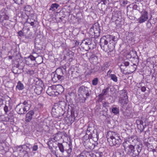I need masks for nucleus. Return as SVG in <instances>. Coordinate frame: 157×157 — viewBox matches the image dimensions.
I'll return each instance as SVG.
<instances>
[{"instance_id": "nucleus-1", "label": "nucleus", "mask_w": 157, "mask_h": 157, "mask_svg": "<svg viewBox=\"0 0 157 157\" xmlns=\"http://www.w3.org/2000/svg\"><path fill=\"white\" fill-rule=\"evenodd\" d=\"M118 40V38L112 35L103 36L100 39V45L101 48L104 51L112 52L114 49L115 45Z\"/></svg>"}, {"instance_id": "nucleus-2", "label": "nucleus", "mask_w": 157, "mask_h": 157, "mask_svg": "<svg viewBox=\"0 0 157 157\" xmlns=\"http://www.w3.org/2000/svg\"><path fill=\"white\" fill-rule=\"evenodd\" d=\"M122 145L125 152L127 154L131 155L133 157H136V156L134 155V151H135L134 146L131 144L129 141H124Z\"/></svg>"}, {"instance_id": "nucleus-3", "label": "nucleus", "mask_w": 157, "mask_h": 157, "mask_svg": "<svg viewBox=\"0 0 157 157\" xmlns=\"http://www.w3.org/2000/svg\"><path fill=\"white\" fill-rule=\"evenodd\" d=\"M120 93L121 97L119 102L121 104V106L124 108L126 107L128 101L127 91L125 90H122L120 91Z\"/></svg>"}, {"instance_id": "nucleus-4", "label": "nucleus", "mask_w": 157, "mask_h": 157, "mask_svg": "<svg viewBox=\"0 0 157 157\" xmlns=\"http://www.w3.org/2000/svg\"><path fill=\"white\" fill-rule=\"evenodd\" d=\"M109 140L110 145L111 146H115L118 147L122 143V140L120 136L115 134L114 136H111Z\"/></svg>"}, {"instance_id": "nucleus-5", "label": "nucleus", "mask_w": 157, "mask_h": 157, "mask_svg": "<svg viewBox=\"0 0 157 157\" xmlns=\"http://www.w3.org/2000/svg\"><path fill=\"white\" fill-rule=\"evenodd\" d=\"M140 15L137 21L140 24L145 22L148 19V12L145 10H144L140 13Z\"/></svg>"}, {"instance_id": "nucleus-6", "label": "nucleus", "mask_w": 157, "mask_h": 157, "mask_svg": "<svg viewBox=\"0 0 157 157\" xmlns=\"http://www.w3.org/2000/svg\"><path fill=\"white\" fill-rule=\"evenodd\" d=\"M89 31L92 35L94 34L95 36H98L99 35L101 30L98 24H94L90 28Z\"/></svg>"}, {"instance_id": "nucleus-7", "label": "nucleus", "mask_w": 157, "mask_h": 157, "mask_svg": "<svg viewBox=\"0 0 157 157\" xmlns=\"http://www.w3.org/2000/svg\"><path fill=\"white\" fill-rule=\"evenodd\" d=\"M78 92L83 96L85 95L87 97L90 96L91 93V91L89 89L84 86H82L79 88Z\"/></svg>"}, {"instance_id": "nucleus-8", "label": "nucleus", "mask_w": 157, "mask_h": 157, "mask_svg": "<svg viewBox=\"0 0 157 157\" xmlns=\"http://www.w3.org/2000/svg\"><path fill=\"white\" fill-rule=\"evenodd\" d=\"M36 58L33 55H30L25 58V63L27 65L33 66L35 64Z\"/></svg>"}, {"instance_id": "nucleus-9", "label": "nucleus", "mask_w": 157, "mask_h": 157, "mask_svg": "<svg viewBox=\"0 0 157 157\" xmlns=\"http://www.w3.org/2000/svg\"><path fill=\"white\" fill-rule=\"evenodd\" d=\"M94 130V125L93 123H90L88 125L86 134V135H92V134H91V131H92L94 133L96 134L97 136V133L96 130H95L96 132L95 134L94 133L95 131Z\"/></svg>"}, {"instance_id": "nucleus-10", "label": "nucleus", "mask_w": 157, "mask_h": 157, "mask_svg": "<svg viewBox=\"0 0 157 157\" xmlns=\"http://www.w3.org/2000/svg\"><path fill=\"white\" fill-rule=\"evenodd\" d=\"M56 73L58 75L60 79L63 80L66 75V71L65 69L63 70L61 68H58L55 71Z\"/></svg>"}, {"instance_id": "nucleus-11", "label": "nucleus", "mask_w": 157, "mask_h": 157, "mask_svg": "<svg viewBox=\"0 0 157 157\" xmlns=\"http://www.w3.org/2000/svg\"><path fill=\"white\" fill-rule=\"evenodd\" d=\"M15 110L17 113L20 114L25 113L27 111L24 107L21 105V103L18 105L15 108Z\"/></svg>"}, {"instance_id": "nucleus-12", "label": "nucleus", "mask_w": 157, "mask_h": 157, "mask_svg": "<svg viewBox=\"0 0 157 157\" xmlns=\"http://www.w3.org/2000/svg\"><path fill=\"white\" fill-rule=\"evenodd\" d=\"M147 63L148 67H153L154 65L156 62V59L154 57H149L147 59Z\"/></svg>"}, {"instance_id": "nucleus-13", "label": "nucleus", "mask_w": 157, "mask_h": 157, "mask_svg": "<svg viewBox=\"0 0 157 157\" xmlns=\"http://www.w3.org/2000/svg\"><path fill=\"white\" fill-rule=\"evenodd\" d=\"M91 44L89 40H84L81 43L80 45L83 48V49L86 50L90 49L89 45Z\"/></svg>"}, {"instance_id": "nucleus-14", "label": "nucleus", "mask_w": 157, "mask_h": 157, "mask_svg": "<svg viewBox=\"0 0 157 157\" xmlns=\"http://www.w3.org/2000/svg\"><path fill=\"white\" fill-rule=\"evenodd\" d=\"M55 142V141H53V140H51V138L49 139L47 143V144L48 145L49 149L51 150V152L57 157H58L56 155V152L53 151V147L55 148L56 149V147H55L52 143V142Z\"/></svg>"}, {"instance_id": "nucleus-15", "label": "nucleus", "mask_w": 157, "mask_h": 157, "mask_svg": "<svg viewBox=\"0 0 157 157\" xmlns=\"http://www.w3.org/2000/svg\"><path fill=\"white\" fill-rule=\"evenodd\" d=\"M34 113L33 110L29 111L26 115L25 121L29 122L33 119V116Z\"/></svg>"}, {"instance_id": "nucleus-16", "label": "nucleus", "mask_w": 157, "mask_h": 157, "mask_svg": "<svg viewBox=\"0 0 157 157\" xmlns=\"http://www.w3.org/2000/svg\"><path fill=\"white\" fill-rule=\"evenodd\" d=\"M51 78L52 81L54 82H58L59 81H62L58 75L56 73V71L52 73L51 74Z\"/></svg>"}, {"instance_id": "nucleus-17", "label": "nucleus", "mask_w": 157, "mask_h": 157, "mask_svg": "<svg viewBox=\"0 0 157 157\" xmlns=\"http://www.w3.org/2000/svg\"><path fill=\"white\" fill-rule=\"evenodd\" d=\"M136 146V150H135V151H134V155H135L138 156L140 152L141 151L142 148V144L141 143L139 142L138 144L135 146Z\"/></svg>"}, {"instance_id": "nucleus-18", "label": "nucleus", "mask_w": 157, "mask_h": 157, "mask_svg": "<svg viewBox=\"0 0 157 157\" xmlns=\"http://www.w3.org/2000/svg\"><path fill=\"white\" fill-rule=\"evenodd\" d=\"M22 104L27 111L29 109L30 107V101L29 100L25 101Z\"/></svg>"}, {"instance_id": "nucleus-19", "label": "nucleus", "mask_w": 157, "mask_h": 157, "mask_svg": "<svg viewBox=\"0 0 157 157\" xmlns=\"http://www.w3.org/2000/svg\"><path fill=\"white\" fill-rule=\"evenodd\" d=\"M43 90V87L41 86L38 85L36 86L35 88L34 89V91L37 95L40 94L42 92Z\"/></svg>"}, {"instance_id": "nucleus-20", "label": "nucleus", "mask_w": 157, "mask_h": 157, "mask_svg": "<svg viewBox=\"0 0 157 157\" xmlns=\"http://www.w3.org/2000/svg\"><path fill=\"white\" fill-rule=\"evenodd\" d=\"M69 148L68 149H65V150L67 153V156L69 157L71 155V152L72 151V144L71 142H69L68 144Z\"/></svg>"}, {"instance_id": "nucleus-21", "label": "nucleus", "mask_w": 157, "mask_h": 157, "mask_svg": "<svg viewBox=\"0 0 157 157\" xmlns=\"http://www.w3.org/2000/svg\"><path fill=\"white\" fill-rule=\"evenodd\" d=\"M52 114L55 116V117H57L59 116V109L57 108L56 109L55 108H53L52 109Z\"/></svg>"}, {"instance_id": "nucleus-22", "label": "nucleus", "mask_w": 157, "mask_h": 157, "mask_svg": "<svg viewBox=\"0 0 157 157\" xmlns=\"http://www.w3.org/2000/svg\"><path fill=\"white\" fill-rule=\"evenodd\" d=\"M16 88L19 90H21L24 89V86L20 81H19L17 83Z\"/></svg>"}, {"instance_id": "nucleus-23", "label": "nucleus", "mask_w": 157, "mask_h": 157, "mask_svg": "<svg viewBox=\"0 0 157 157\" xmlns=\"http://www.w3.org/2000/svg\"><path fill=\"white\" fill-rule=\"evenodd\" d=\"M59 133H57L55 134L53 136V137L51 138V140H53V141L56 142L58 140L60 139L59 136Z\"/></svg>"}, {"instance_id": "nucleus-24", "label": "nucleus", "mask_w": 157, "mask_h": 157, "mask_svg": "<svg viewBox=\"0 0 157 157\" xmlns=\"http://www.w3.org/2000/svg\"><path fill=\"white\" fill-rule=\"evenodd\" d=\"M59 6V5L57 4H52L51 5V7L49 9V10L54 11L56 9H57Z\"/></svg>"}, {"instance_id": "nucleus-25", "label": "nucleus", "mask_w": 157, "mask_h": 157, "mask_svg": "<svg viewBox=\"0 0 157 157\" xmlns=\"http://www.w3.org/2000/svg\"><path fill=\"white\" fill-rule=\"evenodd\" d=\"M4 24V26L7 29H9L11 28V26H10V21H5V22H3Z\"/></svg>"}, {"instance_id": "nucleus-26", "label": "nucleus", "mask_w": 157, "mask_h": 157, "mask_svg": "<svg viewBox=\"0 0 157 157\" xmlns=\"http://www.w3.org/2000/svg\"><path fill=\"white\" fill-rule=\"evenodd\" d=\"M109 87H107L106 89H103L100 95L103 96L107 95L109 91Z\"/></svg>"}, {"instance_id": "nucleus-27", "label": "nucleus", "mask_w": 157, "mask_h": 157, "mask_svg": "<svg viewBox=\"0 0 157 157\" xmlns=\"http://www.w3.org/2000/svg\"><path fill=\"white\" fill-rule=\"evenodd\" d=\"M109 77L111 79L113 80L115 82H117L118 81V79L117 77L116 76V75L114 74H113L112 75H110Z\"/></svg>"}, {"instance_id": "nucleus-28", "label": "nucleus", "mask_w": 157, "mask_h": 157, "mask_svg": "<svg viewBox=\"0 0 157 157\" xmlns=\"http://www.w3.org/2000/svg\"><path fill=\"white\" fill-rule=\"evenodd\" d=\"M57 145L60 151L62 153H63L65 150L64 146L62 144L58 143Z\"/></svg>"}, {"instance_id": "nucleus-29", "label": "nucleus", "mask_w": 157, "mask_h": 157, "mask_svg": "<svg viewBox=\"0 0 157 157\" xmlns=\"http://www.w3.org/2000/svg\"><path fill=\"white\" fill-rule=\"evenodd\" d=\"M111 112L115 114H117L119 113V109L118 108L113 107L111 109Z\"/></svg>"}, {"instance_id": "nucleus-30", "label": "nucleus", "mask_w": 157, "mask_h": 157, "mask_svg": "<svg viewBox=\"0 0 157 157\" xmlns=\"http://www.w3.org/2000/svg\"><path fill=\"white\" fill-rule=\"evenodd\" d=\"M108 67L109 65L108 63L107 62H106L101 66V70L102 71L106 70Z\"/></svg>"}, {"instance_id": "nucleus-31", "label": "nucleus", "mask_w": 157, "mask_h": 157, "mask_svg": "<svg viewBox=\"0 0 157 157\" xmlns=\"http://www.w3.org/2000/svg\"><path fill=\"white\" fill-rule=\"evenodd\" d=\"M152 18V16L151 14L150 19L148 20L147 22L146 23V25L148 28H150L151 26V22H149V21Z\"/></svg>"}, {"instance_id": "nucleus-32", "label": "nucleus", "mask_w": 157, "mask_h": 157, "mask_svg": "<svg viewBox=\"0 0 157 157\" xmlns=\"http://www.w3.org/2000/svg\"><path fill=\"white\" fill-rule=\"evenodd\" d=\"M98 78H94L92 81V84L93 85L96 86L98 84Z\"/></svg>"}, {"instance_id": "nucleus-33", "label": "nucleus", "mask_w": 157, "mask_h": 157, "mask_svg": "<svg viewBox=\"0 0 157 157\" xmlns=\"http://www.w3.org/2000/svg\"><path fill=\"white\" fill-rule=\"evenodd\" d=\"M88 98L87 97H85L84 96H83L82 97H80L79 98V101L81 103H84L85 102L86 100Z\"/></svg>"}, {"instance_id": "nucleus-34", "label": "nucleus", "mask_w": 157, "mask_h": 157, "mask_svg": "<svg viewBox=\"0 0 157 157\" xmlns=\"http://www.w3.org/2000/svg\"><path fill=\"white\" fill-rule=\"evenodd\" d=\"M88 142L89 143H84V145L86 147V148H90L92 144L89 141Z\"/></svg>"}, {"instance_id": "nucleus-35", "label": "nucleus", "mask_w": 157, "mask_h": 157, "mask_svg": "<svg viewBox=\"0 0 157 157\" xmlns=\"http://www.w3.org/2000/svg\"><path fill=\"white\" fill-rule=\"evenodd\" d=\"M136 123L137 126L138 127L140 125L143 124V122L141 120H137L136 121Z\"/></svg>"}, {"instance_id": "nucleus-36", "label": "nucleus", "mask_w": 157, "mask_h": 157, "mask_svg": "<svg viewBox=\"0 0 157 157\" xmlns=\"http://www.w3.org/2000/svg\"><path fill=\"white\" fill-rule=\"evenodd\" d=\"M58 89L60 90V93H62L64 90L63 88V87L61 86V85H59L57 87V90Z\"/></svg>"}, {"instance_id": "nucleus-37", "label": "nucleus", "mask_w": 157, "mask_h": 157, "mask_svg": "<svg viewBox=\"0 0 157 157\" xmlns=\"http://www.w3.org/2000/svg\"><path fill=\"white\" fill-rule=\"evenodd\" d=\"M32 148L33 151H36L37 150L38 148V146L36 145L35 144L33 146Z\"/></svg>"}, {"instance_id": "nucleus-38", "label": "nucleus", "mask_w": 157, "mask_h": 157, "mask_svg": "<svg viewBox=\"0 0 157 157\" xmlns=\"http://www.w3.org/2000/svg\"><path fill=\"white\" fill-rule=\"evenodd\" d=\"M4 109L6 113H7L8 111V107L7 105H5L4 108Z\"/></svg>"}, {"instance_id": "nucleus-39", "label": "nucleus", "mask_w": 157, "mask_h": 157, "mask_svg": "<svg viewBox=\"0 0 157 157\" xmlns=\"http://www.w3.org/2000/svg\"><path fill=\"white\" fill-rule=\"evenodd\" d=\"M109 103L106 102H105L103 103V106L104 107H108Z\"/></svg>"}, {"instance_id": "nucleus-40", "label": "nucleus", "mask_w": 157, "mask_h": 157, "mask_svg": "<svg viewBox=\"0 0 157 157\" xmlns=\"http://www.w3.org/2000/svg\"><path fill=\"white\" fill-rule=\"evenodd\" d=\"M34 71L33 70H28L27 71V73L30 75H33L34 74Z\"/></svg>"}, {"instance_id": "nucleus-41", "label": "nucleus", "mask_w": 157, "mask_h": 157, "mask_svg": "<svg viewBox=\"0 0 157 157\" xmlns=\"http://www.w3.org/2000/svg\"><path fill=\"white\" fill-rule=\"evenodd\" d=\"M18 34L19 36L20 37H21L23 36V33L21 30L19 31L18 32Z\"/></svg>"}, {"instance_id": "nucleus-42", "label": "nucleus", "mask_w": 157, "mask_h": 157, "mask_svg": "<svg viewBox=\"0 0 157 157\" xmlns=\"http://www.w3.org/2000/svg\"><path fill=\"white\" fill-rule=\"evenodd\" d=\"M52 89L51 87L50 88H48L46 91V93L49 95H51L52 94H51V92H50V91Z\"/></svg>"}, {"instance_id": "nucleus-43", "label": "nucleus", "mask_w": 157, "mask_h": 157, "mask_svg": "<svg viewBox=\"0 0 157 157\" xmlns=\"http://www.w3.org/2000/svg\"><path fill=\"white\" fill-rule=\"evenodd\" d=\"M112 72V71L111 69H109L107 73V76H109H109H110V75L113 74H111V73Z\"/></svg>"}, {"instance_id": "nucleus-44", "label": "nucleus", "mask_w": 157, "mask_h": 157, "mask_svg": "<svg viewBox=\"0 0 157 157\" xmlns=\"http://www.w3.org/2000/svg\"><path fill=\"white\" fill-rule=\"evenodd\" d=\"M141 90L142 92H144L146 90V88L144 86H142Z\"/></svg>"}, {"instance_id": "nucleus-45", "label": "nucleus", "mask_w": 157, "mask_h": 157, "mask_svg": "<svg viewBox=\"0 0 157 157\" xmlns=\"http://www.w3.org/2000/svg\"><path fill=\"white\" fill-rule=\"evenodd\" d=\"M133 8L135 10H138V6L136 4H134L133 5Z\"/></svg>"}, {"instance_id": "nucleus-46", "label": "nucleus", "mask_w": 157, "mask_h": 157, "mask_svg": "<svg viewBox=\"0 0 157 157\" xmlns=\"http://www.w3.org/2000/svg\"><path fill=\"white\" fill-rule=\"evenodd\" d=\"M124 64L125 66H128L129 65V63L128 62H125L124 63Z\"/></svg>"}, {"instance_id": "nucleus-47", "label": "nucleus", "mask_w": 157, "mask_h": 157, "mask_svg": "<svg viewBox=\"0 0 157 157\" xmlns=\"http://www.w3.org/2000/svg\"><path fill=\"white\" fill-rule=\"evenodd\" d=\"M13 1H14L15 3L18 4H20L18 0H13Z\"/></svg>"}, {"instance_id": "nucleus-48", "label": "nucleus", "mask_w": 157, "mask_h": 157, "mask_svg": "<svg viewBox=\"0 0 157 157\" xmlns=\"http://www.w3.org/2000/svg\"><path fill=\"white\" fill-rule=\"evenodd\" d=\"M29 23L30 24V25H31L32 26H33L34 25V23L33 22H31L30 23Z\"/></svg>"}, {"instance_id": "nucleus-49", "label": "nucleus", "mask_w": 157, "mask_h": 157, "mask_svg": "<svg viewBox=\"0 0 157 157\" xmlns=\"http://www.w3.org/2000/svg\"><path fill=\"white\" fill-rule=\"evenodd\" d=\"M79 44V42L78 41H76L75 43V44L76 45H78Z\"/></svg>"}, {"instance_id": "nucleus-50", "label": "nucleus", "mask_w": 157, "mask_h": 157, "mask_svg": "<svg viewBox=\"0 0 157 157\" xmlns=\"http://www.w3.org/2000/svg\"><path fill=\"white\" fill-rule=\"evenodd\" d=\"M13 72L15 74H17V72L16 71H14V68H13Z\"/></svg>"}, {"instance_id": "nucleus-51", "label": "nucleus", "mask_w": 157, "mask_h": 157, "mask_svg": "<svg viewBox=\"0 0 157 157\" xmlns=\"http://www.w3.org/2000/svg\"><path fill=\"white\" fill-rule=\"evenodd\" d=\"M133 66H136V67H134V68H135V70H134V71H135V70H136V67H137V66H136V64H135V63H134V64H133Z\"/></svg>"}, {"instance_id": "nucleus-52", "label": "nucleus", "mask_w": 157, "mask_h": 157, "mask_svg": "<svg viewBox=\"0 0 157 157\" xmlns=\"http://www.w3.org/2000/svg\"><path fill=\"white\" fill-rule=\"evenodd\" d=\"M122 3L123 4H127V3L125 1H123V2Z\"/></svg>"}, {"instance_id": "nucleus-53", "label": "nucleus", "mask_w": 157, "mask_h": 157, "mask_svg": "<svg viewBox=\"0 0 157 157\" xmlns=\"http://www.w3.org/2000/svg\"><path fill=\"white\" fill-rule=\"evenodd\" d=\"M18 147H22V146H20Z\"/></svg>"}, {"instance_id": "nucleus-54", "label": "nucleus", "mask_w": 157, "mask_h": 157, "mask_svg": "<svg viewBox=\"0 0 157 157\" xmlns=\"http://www.w3.org/2000/svg\"><path fill=\"white\" fill-rule=\"evenodd\" d=\"M9 57V58H10V59H11V56H10Z\"/></svg>"}, {"instance_id": "nucleus-55", "label": "nucleus", "mask_w": 157, "mask_h": 157, "mask_svg": "<svg viewBox=\"0 0 157 157\" xmlns=\"http://www.w3.org/2000/svg\"><path fill=\"white\" fill-rule=\"evenodd\" d=\"M156 4H157V0H156Z\"/></svg>"}, {"instance_id": "nucleus-56", "label": "nucleus", "mask_w": 157, "mask_h": 157, "mask_svg": "<svg viewBox=\"0 0 157 157\" xmlns=\"http://www.w3.org/2000/svg\"><path fill=\"white\" fill-rule=\"evenodd\" d=\"M21 1H22V0H21Z\"/></svg>"}]
</instances>
